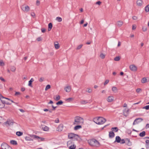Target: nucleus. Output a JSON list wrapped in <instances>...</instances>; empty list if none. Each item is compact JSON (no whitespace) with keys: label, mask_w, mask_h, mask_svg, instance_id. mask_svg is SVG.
Returning a JSON list of instances; mask_svg holds the SVG:
<instances>
[{"label":"nucleus","mask_w":149,"mask_h":149,"mask_svg":"<svg viewBox=\"0 0 149 149\" xmlns=\"http://www.w3.org/2000/svg\"><path fill=\"white\" fill-rule=\"evenodd\" d=\"M109 82V80H106L104 83V85H106Z\"/></svg>","instance_id":"51"},{"label":"nucleus","mask_w":149,"mask_h":149,"mask_svg":"<svg viewBox=\"0 0 149 149\" xmlns=\"http://www.w3.org/2000/svg\"><path fill=\"white\" fill-rule=\"evenodd\" d=\"M25 139L26 141H33V139H32L28 136L26 137H25Z\"/></svg>","instance_id":"35"},{"label":"nucleus","mask_w":149,"mask_h":149,"mask_svg":"<svg viewBox=\"0 0 149 149\" xmlns=\"http://www.w3.org/2000/svg\"><path fill=\"white\" fill-rule=\"evenodd\" d=\"M10 143L13 145H17V141L13 140L10 141Z\"/></svg>","instance_id":"27"},{"label":"nucleus","mask_w":149,"mask_h":149,"mask_svg":"<svg viewBox=\"0 0 149 149\" xmlns=\"http://www.w3.org/2000/svg\"><path fill=\"white\" fill-rule=\"evenodd\" d=\"M111 130L113 132H117L118 131V129L117 127H113L111 128Z\"/></svg>","instance_id":"22"},{"label":"nucleus","mask_w":149,"mask_h":149,"mask_svg":"<svg viewBox=\"0 0 149 149\" xmlns=\"http://www.w3.org/2000/svg\"><path fill=\"white\" fill-rule=\"evenodd\" d=\"M146 147H149V140H146Z\"/></svg>","instance_id":"39"},{"label":"nucleus","mask_w":149,"mask_h":149,"mask_svg":"<svg viewBox=\"0 0 149 149\" xmlns=\"http://www.w3.org/2000/svg\"><path fill=\"white\" fill-rule=\"evenodd\" d=\"M80 139L79 136L77 134H75L74 137L73 138V140H79Z\"/></svg>","instance_id":"14"},{"label":"nucleus","mask_w":149,"mask_h":149,"mask_svg":"<svg viewBox=\"0 0 149 149\" xmlns=\"http://www.w3.org/2000/svg\"><path fill=\"white\" fill-rule=\"evenodd\" d=\"M147 82V79L145 77L143 78L141 80V82L142 83H144Z\"/></svg>","instance_id":"31"},{"label":"nucleus","mask_w":149,"mask_h":149,"mask_svg":"<svg viewBox=\"0 0 149 149\" xmlns=\"http://www.w3.org/2000/svg\"><path fill=\"white\" fill-rule=\"evenodd\" d=\"M52 27V23H50L48 24V31H50Z\"/></svg>","instance_id":"25"},{"label":"nucleus","mask_w":149,"mask_h":149,"mask_svg":"<svg viewBox=\"0 0 149 149\" xmlns=\"http://www.w3.org/2000/svg\"><path fill=\"white\" fill-rule=\"evenodd\" d=\"M123 24V22L121 21H119L117 22V25L118 26L120 27Z\"/></svg>","instance_id":"24"},{"label":"nucleus","mask_w":149,"mask_h":149,"mask_svg":"<svg viewBox=\"0 0 149 149\" xmlns=\"http://www.w3.org/2000/svg\"><path fill=\"white\" fill-rule=\"evenodd\" d=\"M114 100L113 97L112 96H109L108 97L107 99V101L109 102H111L113 101Z\"/></svg>","instance_id":"10"},{"label":"nucleus","mask_w":149,"mask_h":149,"mask_svg":"<svg viewBox=\"0 0 149 149\" xmlns=\"http://www.w3.org/2000/svg\"><path fill=\"white\" fill-rule=\"evenodd\" d=\"M121 138L119 136H117L116 137L115 140L114 142L115 143L117 142L118 143L120 142L121 141Z\"/></svg>","instance_id":"13"},{"label":"nucleus","mask_w":149,"mask_h":149,"mask_svg":"<svg viewBox=\"0 0 149 149\" xmlns=\"http://www.w3.org/2000/svg\"><path fill=\"white\" fill-rule=\"evenodd\" d=\"M64 89L66 92H69L70 91L71 87L70 86H66L65 88Z\"/></svg>","instance_id":"21"},{"label":"nucleus","mask_w":149,"mask_h":149,"mask_svg":"<svg viewBox=\"0 0 149 149\" xmlns=\"http://www.w3.org/2000/svg\"><path fill=\"white\" fill-rule=\"evenodd\" d=\"M88 102L87 101L85 100H82L80 102L81 104H85Z\"/></svg>","instance_id":"28"},{"label":"nucleus","mask_w":149,"mask_h":149,"mask_svg":"<svg viewBox=\"0 0 149 149\" xmlns=\"http://www.w3.org/2000/svg\"><path fill=\"white\" fill-rule=\"evenodd\" d=\"M16 68H15L14 66L11 67L10 70L11 71L13 72H15V71Z\"/></svg>","instance_id":"38"},{"label":"nucleus","mask_w":149,"mask_h":149,"mask_svg":"<svg viewBox=\"0 0 149 149\" xmlns=\"http://www.w3.org/2000/svg\"><path fill=\"white\" fill-rule=\"evenodd\" d=\"M146 135V132L144 131H143L142 132L139 134V135L141 137H143Z\"/></svg>","instance_id":"26"},{"label":"nucleus","mask_w":149,"mask_h":149,"mask_svg":"<svg viewBox=\"0 0 149 149\" xmlns=\"http://www.w3.org/2000/svg\"><path fill=\"white\" fill-rule=\"evenodd\" d=\"M112 91L116 93L118 91L117 88L115 86H113L112 88Z\"/></svg>","instance_id":"30"},{"label":"nucleus","mask_w":149,"mask_h":149,"mask_svg":"<svg viewBox=\"0 0 149 149\" xmlns=\"http://www.w3.org/2000/svg\"><path fill=\"white\" fill-rule=\"evenodd\" d=\"M50 88V86L49 85H47L46 87L45 90L47 91L48 89Z\"/></svg>","instance_id":"42"},{"label":"nucleus","mask_w":149,"mask_h":149,"mask_svg":"<svg viewBox=\"0 0 149 149\" xmlns=\"http://www.w3.org/2000/svg\"><path fill=\"white\" fill-rule=\"evenodd\" d=\"M32 81H29L28 85L32 87Z\"/></svg>","instance_id":"52"},{"label":"nucleus","mask_w":149,"mask_h":149,"mask_svg":"<svg viewBox=\"0 0 149 149\" xmlns=\"http://www.w3.org/2000/svg\"><path fill=\"white\" fill-rule=\"evenodd\" d=\"M120 141L121 142L120 143L121 144H123L125 143V141L124 139H121Z\"/></svg>","instance_id":"47"},{"label":"nucleus","mask_w":149,"mask_h":149,"mask_svg":"<svg viewBox=\"0 0 149 149\" xmlns=\"http://www.w3.org/2000/svg\"><path fill=\"white\" fill-rule=\"evenodd\" d=\"M74 135H75V134H74L72 133H70L68 135V138L70 139H73Z\"/></svg>","instance_id":"20"},{"label":"nucleus","mask_w":149,"mask_h":149,"mask_svg":"<svg viewBox=\"0 0 149 149\" xmlns=\"http://www.w3.org/2000/svg\"><path fill=\"white\" fill-rule=\"evenodd\" d=\"M115 134L113 131H110L109 132V138H112L114 137Z\"/></svg>","instance_id":"12"},{"label":"nucleus","mask_w":149,"mask_h":149,"mask_svg":"<svg viewBox=\"0 0 149 149\" xmlns=\"http://www.w3.org/2000/svg\"><path fill=\"white\" fill-rule=\"evenodd\" d=\"M54 99L56 101H58L60 99V97L59 95H57L56 98H54Z\"/></svg>","instance_id":"36"},{"label":"nucleus","mask_w":149,"mask_h":149,"mask_svg":"<svg viewBox=\"0 0 149 149\" xmlns=\"http://www.w3.org/2000/svg\"><path fill=\"white\" fill-rule=\"evenodd\" d=\"M141 90V89L139 88L137 89L136 91V92H137V93H139L140 92Z\"/></svg>","instance_id":"59"},{"label":"nucleus","mask_w":149,"mask_h":149,"mask_svg":"<svg viewBox=\"0 0 149 149\" xmlns=\"http://www.w3.org/2000/svg\"><path fill=\"white\" fill-rule=\"evenodd\" d=\"M22 9L24 12H27L29 11L30 8L28 6L23 5L22 6Z\"/></svg>","instance_id":"5"},{"label":"nucleus","mask_w":149,"mask_h":149,"mask_svg":"<svg viewBox=\"0 0 149 149\" xmlns=\"http://www.w3.org/2000/svg\"><path fill=\"white\" fill-rule=\"evenodd\" d=\"M83 45H80L78 46L77 47V49H80L82 47Z\"/></svg>","instance_id":"46"},{"label":"nucleus","mask_w":149,"mask_h":149,"mask_svg":"<svg viewBox=\"0 0 149 149\" xmlns=\"http://www.w3.org/2000/svg\"><path fill=\"white\" fill-rule=\"evenodd\" d=\"M143 120V119L142 118H139L135 119V121H136V123L138 124V123L142 121Z\"/></svg>","instance_id":"18"},{"label":"nucleus","mask_w":149,"mask_h":149,"mask_svg":"<svg viewBox=\"0 0 149 149\" xmlns=\"http://www.w3.org/2000/svg\"><path fill=\"white\" fill-rule=\"evenodd\" d=\"M46 30L45 28H42L41 29L42 32V33H44V32H45V31H46Z\"/></svg>","instance_id":"54"},{"label":"nucleus","mask_w":149,"mask_h":149,"mask_svg":"<svg viewBox=\"0 0 149 149\" xmlns=\"http://www.w3.org/2000/svg\"><path fill=\"white\" fill-rule=\"evenodd\" d=\"M120 59V58L119 56H116L114 58V60L115 61H118Z\"/></svg>","instance_id":"44"},{"label":"nucleus","mask_w":149,"mask_h":149,"mask_svg":"<svg viewBox=\"0 0 149 149\" xmlns=\"http://www.w3.org/2000/svg\"><path fill=\"white\" fill-rule=\"evenodd\" d=\"M63 125L62 124H61L57 128L56 130L58 132H61L63 130Z\"/></svg>","instance_id":"9"},{"label":"nucleus","mask_w":149,"mask_h":149,"mask_svg":"<svg viewBox=\"0 0 149 149\" xmlns=\"http://www.w3.org/2000/svg\"><path fill=\"white\" fill-rule=\"evenodd\" d=\"M56 20L58 22H60L62 21V18L59 17H56Z\"/></svg>","instance_id":"33"},{"label":"nucleus","mask_w":149,"mask_h":149,"mask_svg":"<svg viewBox=\"0 0 149 149\" xmlns=\"http://www.w3.org/2000/svg\"><path fill=\"white\" fill-rule=\"evenodd\" d=\"M81 127H82L81 125H78L74 127V130H77L80 128H81Z\"/></svg>","instance_id":"23"},{"label":"nucleus","mask_w":149,"mask_h":149,"mask_svg":"<svg viewBox=\"0 0 149 149\" xmlns=\"http://www.w3.org/2000/svg\"><path fill=\"white\" fill-rule=\"evenodd\" d=\"M44 80V78L42 77H41L40 78L39 80V81L40 82H42Z\"/></svg>","instance_id":"49"},{"label":"nucleus","mask_w":149,"mask_h":149,"mask_svg":"<svg viewBox=\"0 0 149 149\" xmlns=\"http://www.w3.org/2000/svg\"><path fill=\"white\" fill-rule=\"evenodd\" d=\"M130 68L131 70L133 71H136L137 70L136 67L134 65H130Z\"/></svg>","instance_id":"7"},{"label":"nucleus","mask_w":149,"mask_h":149,"mask_svg":"<svg viewBox=\"0 0 149 149\" xmlns=\"http://www.w3.org/2000/svg\"><path fill=\"white\" fill-rule=\"evenodd\" d=\"M16 134L18 136H20L22 135L23 133L21 132H16Z\"/></svg>","instance_id":"32"},{"label":"nucleus","mask_w":149,"mask_h":149,"mask_svg":"<svg viewBox=\"0 0 149 149\" xmlns=\"http://www.w3.org/2000/svg\"><path fill=\"white\" fill-rule=\"evenodd\" d=\"M73 98L72 97H70L66 100H68L69 101H70L71 100H73Z\"/></svg>","instance_id":"56"},{"label":"nucleus","mask_w":149,"mask_h":149,"mask_svg":"<svg viewBox=\"0 0 149 149\" xmlns=\"http://www.w3.org/2000/svg\"><path fill=\"white\" fill-rule=\"evenodd\" d=\"M30 136L31 138H33L34 139H39L38 140V141H43L44 140V138L40 137L39 136L36 135H30Z\"/></svg>","instance_id":"4"},{"label":"nucleus","mask_w":149,"mask_h":149,"mask_svg":"<svg viewBox=\"0 0 149 149\" xmlns=\"http://www.w3.org/2000/svg\"><path fill=\"white\" fill-rule=\"evenodd\" d=\"M137 18V17L135 16H133L132 17V19L134 20H136Z\"/></svg>","instance_id":"55"},{"label":"nucleus","mask_w":149,"mask_h":149,"mask_svg":"<svg viewBox=\"0 0 149 149\" xmlns=\"http://www.w3.org/2000/svg\"><path fill=\"white\" fill-rule=\"evenodd\" d=\"M5 149H13L12 148L8 145V147Z\"/></svg>","instance_id":"64"},{"label":"nucleus","mask_w":149,"mask_h":149,"mask_svg":"<svg viewBox=\"0 0 149 149\" xmlns=\"http://www.w3.org/2000/svg\"><path fill=\"white\" fill-rule=\"evenodd\" d=\"M1 102V103L4 104H6V102H5V101L3 100H2L1 99H0Z\"/></svg>","instance_id":"63"},{"label":"nucleus","mask_w":149,"mask_h":149,"mask_svg":"<svg viewBox=\"0 0 149 149\" xmlns=\"http://www.w3.org/2000/svg\"><path fill=\"white\" fill-rule=\"evenodd\" d=\"M54 44L55 47L56 49H58L59 48L60 46L58 42L56 41L54 42Z\"/></svg>","instance_id":"17"},{"label":"nucleus","mask_w":149,"mask_h":149,"mask_svg":"<svg viewBox=\"0 0 149 149\" xmlns=\"http://www.w3.org/2000/svg\"><path fill=\"white\" fill-rule=\"evenodd\" d=\"M31 15L32 17H34L35 16V14L34 13L32 12L31 13Z\"/></svg>","instance_id":"57"},{"label":"nucleus","mask_w":149,"mask_h":149,"mask_svg":"<svg viewBox=\"0 0 149 149\" xmlns=\"http://www.w3.org/2000/svg\"><path fill=\"white\" fill-rule=\"evenodd\" d=\"M106 121L105 118L102 117H99L94 119V122L97 124H102Z\"/></svg>","instance_id":"1"},{"label":"nucleus","mask_w":149,"mask_h":149,"mask_svg":"<svg viewBox=\"0 0 149 149\" xmlns=\"http://www.w3.org/2000/svg\"><path fill=\"white\" fill-rule=\"evenodd\" d=\"M145 11L147 12L149 11V4L148 5L145 7Z\"/></svg>","instance_id":"29"},{"label":"nucleus","mask_w":149,"mask_h":149,"mask_svg":"<svg viewBox=\"0 0 149 149\" xmlns=\"http://www.w3.org/2000/svg\"><path fill=\"white\" fill-rule=\"evenodd\" d=\"M63 102L62 100H60L56 103V104L57 105H60L63 104Z\"/></svg>","instance_id":"37"},{"label":"nucleus","mask_w":149,"mask_h":149,"mask_svg":"<svg viewBox=\"0 0 149 149\" xmlns=\"http://www.w3.org/2000/svg\"><path fill=\"white\" fill-rule=\"evenodd\" d=\"M88 142L89 144L92 146H95L96 147H99L100 145L99 142L97 141L94 139L88 140Z\"/></svg>","instance_id":"3"},{"label":"nucleus","mask_w":149,"mask_h":149,"mask_svg":"<svg viewBox=\"0 0 149 149\" xmlns=\"http://www.w3.org/2000/svg\"><path fill=\"white\" fill-rule=\"evenodd\" d=\"M4 125L7 126H8L10 125H13V122L10 120H8L6 122L4 123Z\"/></svg>","instance_id":"6"},{"label":"nucleus","mask_w":149,"mask_h":149,"mask_svg":"<svg viewBox=\"0 0 149 149\" xmlns=\"http://www.w3.org/2000/svg\"><path fill=\"white\" fill-rule=\"evenodd\" d=\"M55 122V123H58L59 122V119L58 118H57V119H56L55 121H54Z\"/></svg>","instance_id":"58"},{"label":"nucleus","mask_w":149,"mask_h":149,"mask_svg":"<svg viewBox=\"0 0 149 149\" xmlns=\"http://www.w3.org/2000/svg\"><path fill=\"white\" fill-rule=\"evenodd\" d=\"M143 3V1L141 0H138L136 1L137 5L139 6H141Z\"/></svg>","instance_id":"16"},{"label":"nucleus","mask_w":149,"mask_h":149,"mask_svg":"<svg viewBox=\"0 0 149 149\" xmlns=\"http://www.w3.org/2000/svg\"><path fill=\"white\" fill-rule=\"evenodd\" d=\"M5 104L2 103L0 102V108H3L5 107Z\"/></svg>","instance_id":"40"},{"label":"nucleus","mask_w":149,"mask_h":149,"mask_svg":"<svg viewBox=\"0 0 149 149\" xmlns=\"http://www.w3.org/2000/svg\"><path fill=\"white\" fill-rule=\"evenodd\" d=\"M0 79L3 82L6 81L2 77H0Z\"/></svg>","instance_id":"53"},{"label":"nucleus","mask_w":149,"mask_h":149,"mask_svg":"<svg viewBox=\"0 0 149 149\" xmlns=\"http://www.w3.org/2000/svg\"><path fill=\"white\" fill-rule=\"evenodd\" d=\"M147 28L146 27H143L142 28V30L143 31H146L147 30Z\"/></svg>","instance_id":"48"},{"label":"nucleus","mask_w":149,"mask_h":149,"mask_svg":"<svg viewBox=\"0 0 149 149\" xmlns=\"http://www.w3.org/2000/svg\"><path fill=\"white\" fill-rule=\"evenodd\" d=\"M4 98L6 99H7L10 101L11 100H10V99L5 97H3V96H2L1 95H0V99H4Z\"/></svg>","instance_id":"41"},{"label":"nucleus","mask_w":149,"mask_h":149,"mask_svg":"<svg viewBox=\"0 0 149 149\" xmlns=\"http://www.w3.org/2000/svg\"><path fill=\"white\" fill-rule=\"evenodd\" d=\"M130 110L125 109L123 111V113L124 116L127 117L129 113Z\"/></svg>","instance_id":"8"},{"label":"nucleus","mask_w":149,"mask_h":149,"mask_svg":"<svg viewBox=\"0 0 149 149\" xmlns=\"http://www.w3.org/2000/svg\"><path fill=\"white\" fill-rule=\"evenodd\" d=\"M42 129L45 131H48L49 130V128L48 127L45 125H43L42 127Z\"/></svg>","instance_id":"19"},{"label":"nucleus","mask_w":149,"mask_h":149,"mask_svg":"<svg viewBox=\"0 0 149 149\" xmlns=\"http://www.w3.org/2000/svg\"><path fill=\"white\" fill-rule=\"evenodd\" d=\"M84 120L83 118L78 116L74 117V122L73 123L74 125H78L83 123Z\"/></svg>","instance_id":"2"},{"label":"nucleus","mask_w":149,"mask_h":149,"mask_svg":"<svg viewBox=\"0 0 149 149\" xmlns=\"http://www.w3.org/2000/svg\"><path fill=\"white\" fill-rule=\"evenodd\" d=\"M125 143L128 146H130L132 145V142L130 141V140L129 139H125Z\"/></svg>","instance_id":"11"},{"label":"nucleus","mask_w":149,"mask_h":149,"mask_svg":"<svg viewBox=\"0 0 149 149\" xmlns=\"http://www.w3.org/2000/svg\"><path fill=\"white\" fill-rule=\"evenodd\" d=\"M136 28V25H134L132 26V29L133 30H134Z\"/></svg>","instance_id":"61"},{"label":"nucleus","mask_w":149,"mask_h":149,"mask_svg":"<svg viewBox=\"0 0 149 149\" xmlns=\"http://www.w3.org/2000/svg\"><path fill=\"white\" fill-rule=\"evenodd\" d=\"M8 147V145L6 143H3L1 145V147H2L4 149H5Z\"/></svg>","instance_id":"15"},{"label":"nucleus","mask_w":149,"mask_h":149,"mask_svg":"<svg viewBox=\"0 0 149 149\" xmlns=\"http://www.w3.org/2000/svg\"><path fill=\"white\" fill-rule=\"evenodd\" d=\"M75 145H71L69 147V149H75Z\"/></svg>","instance_id":"34"},{"label":"nucleus","mask_w":149,"mask_h":149,"mask_svg":"<svg viewBox=\"0 0 149 149\" xmlns=\"http://www.w3.org/2000/svg\"><path fill=\"white\" fill-rule=\"evenodd\" d=\"M4 65V64L2 60H0V65L1 66H3Z\"/></svg>","instance_id":"45"},{"label":"nucleus","mask_w":149,"mask_h":149,"mask_svg":"<svg viewBox=\"0 0 149 149\" xmlns=\"http://www.w3.org/2000/svg\"><path fill=\"white\" fill-rule=\"evenodd\" d=\"M143 108L146 109V110L149 109V105H147L143 107Z\"/></svg>","instance_id":"50"},{"label":"nucleus","mask_w":149,"mask_h":149,"mask_svg":"<svg viewBox=\"0 0 149 149\" xmlns=\"http://www.w3.org/2000/svg\"><path fill=\"white\" fill-rule=\"evenodd\" d=\"M100 57L102 59L104 58L105 57V55L102 53H101L100 55Z\"/></svg>","instance_id":"43"},{"label":"nucleus","mask_w":149,"mask_h":149,"mask_svg":"<svg viewBox=\"0 0 149 149\" xmlns=\"http://www.w3.org/2000/svg\"><path fill=\"white\" fill-rule=\"evenodd\" d=\"M87 91L88 93H91L92 92V90L91 89L88 88Z\"/></svg>","instance_id":"62"},{"label":"nucleus","mask_w":149,"mask_h":149,"mask_svg":"<svg viewBox=\"0 0 149 149\" xmlns=\"http://www.w3.org/2000/svg\"><path fill=\"white\" fill-rule=\"evenodd\" d=\"M40 4V2L38 0H37L36 1V4L37 6H39Z\"/></svg>","instance_id":"60"}]
</instances>
